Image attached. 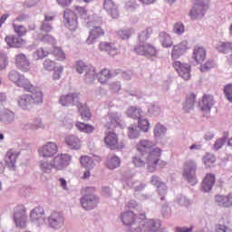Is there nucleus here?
<instances>
[{
  "label": "nucleus",
  "mask_w": 232,
  "mask_h": 232,
  "mask_svg": "<svg viewBox=\"0 0 232 232\" xmlns=\"http://www.w3.org/2000/svg\"><path fill=\"white\" fill-rule=\"evenodd\" d=\"M151 34H153V29L148 27L146 30L141 31L138 35L139 44L134 47V52L138 53V55H144V57H147L148 59L150 57H157V48L155 45L145 44L146 41L151 37Z\"/></svg>",
  "instance_id": "f257e3e1"
},
{
  "label": "nucleus",
  "mask_w": 232,
  "mask_h": 232,
  "mask_svg": "<svg viewBox=\"0 0 232 232\" xmlns=\"http://www.w3.org/2000/svg\"><path fill=\"white\" fill-rule=\"evenodd\" d=\"M35 104H43V92L36 90L32 94H23L18 98V105L22 110L30 111Z\"/></svg>",
  "instance_id": "f03ea898"
},
{
  "label": "nucleus",
  "mask_w": 232,
  "mask_h": 232,
  "mask_svg": "<svg viewBox=\"0 0 232 232\" xmlns=\"http://www.w3.org/2000/svg\"><path fill=\"white\" fill-rule=\"evenodd\" d=\"M161 150L159 148L154 149L145 157V164L148 171L153 173L157 167L166 168V161L160 160Z\"/></svg>",
  "instance_id": "7ed1b4c3"
},
{
  "label": "nucleus",
  "mask_w": 232,
  "mask_h": 232,
  "mask_svg": "<svg viewBox=\"0 0 232 232\" xmlns=\"http://www.w3.org/2000/svg\"><path fill=\"white\" fill-rule=\"evenodd\" d=\"M9 81L14 82L18 88H23L24 92H28L30 93H34V92L39 90L32 84V82L28 80V78L24 77V75L20 74L16 71H12L8 75Z\"/></svg>",
  "instance_id": "20e7f679"
},
{
  "label": "nucleus",
  "mask_w": 232,
  "mask_h": 232,
  "mask_svg": "<svg viewBox=\"0 0 232 232\" xmlns=\"http://www.w3.org/2000/svg\"><path fill=\"white\" fill-rule=\"evenodd\" d=\"M86 194L81 198L82 208L86 209V211H90L92 209H95L97 208V204L99 203V198L95 196V188H87Z\"/></svg>",
  "instance_id": "39448f33"
},
{
  "label": "nucleus",
  "mask_w": 232,
  "mask_h": 232,
  "mask_svg": "<svg viewBox=\"0 0 232 232\" xmlns=\"http://www.w3.org/2000/svg\"><path fill=\"white\" fill-rule=\"evenodd\" d=\"M104 143L110 150H117L118 151L126 148V143L122 140L119 141V135L113 131L105 133Z\"/></svg>",
  "instance_id": "423d86ee"
},
{
  "label": "nucleus",
  "mask_w": 232,
  "mask_h": 232,
  "mask_svg": "<svg viewBox=\"0 0 232 232\" xmlns=\"http://www.w3.org/2000/svg\"><path fill=\"white\" fill-rule=\"evenodd\" d=\"M183 176L192 186L197 184V162L195 160H189L184 163Z\"/></svg>",
  "instance_id": "0eeeda50"
},
{
  "label": "nucleus",
  "mask_w": 232,
  "mask_h": 232,
  "mask_svg": "<svg viewBox=\"0 0 232 232\" xmlns=\"http://www.w3.org/2000/svg\"><path fill=\"white\" fill-rule=\"evenodd\" d=\"M28 216H26V207L17 205L14 209V221L17 227H25Z\"/></svg>",
  "instance_id": "6e6552de"
},
{
  "label": "nucleus",
  "mask_w": 232,
  "mask_h": 232,
  "mask_svg": "<svg viewBox=\"0 0 232 232\" xmlns=\"http://www.w3.org/2000/svg\"><path fill=\"white\" fill-rule=\"evenodd\" d=\"M63 19L65 26L71 32H75L79 28V22L77 21V14L70 8H66L63 11Z\"/></svg>",
  "instance_id": "1a4fd4ad"
},
{
  "label": "nucleus",
  "mask_w": 232,
  "mask_h": 232,
  "mask_svg": "<svg viewBox=\"0 0 232 232\" xmlns=\"http://www.w3.org/2000/svg\"><path fill=\"white\" fill-rule=\"evenodd\" d=\"M57 151H59L57 143L52 141L44 144L38 149L40 157H44V159H50L54 155H57Z\"/></svg>",
  "instance_id": "9d476101"
},
{
  "label": "nucleus",
  "mask_w": 232,
  "mask_h": 232,
  "mask_svg": "<svg viewBox=\"0 0 232 232\" xmlns=\"http://www.w3.org/2000/svg\"><path fill=\"white\" fill-rule=\"evenodd\" d=\"M101 24H102V20L101 19L97 21V24H94L86 40L87 44H93V43H95L97 39H100V37H103L105 32L104 29H102V27L101 26Z\"/></svg>",
  "instance_id": "9b49d317"
},
{
  "label": "nucleus",
  "mask_w": 232,
  "mask_h": 232,
  "mask_svg": "<svg viewBox=\"0 0 232 232\" xmlns=\"http://www.w3.org/2000/svg\"><path fill=\"white\" fill-rule=\"evenodd\" d=\"M172 66L181 79H184V81H189V79H191V67L189 64L176 61L173 63Z\"/></svg>",
  "instance_id": "f8f14e48"
},
{
  "label": "nucleus",
  "mask_w": 232,
  "mask_h": 232,
  "mask_svg": "<svg viewBox=\"0 0 232 232\" xmlns=\"http://www.w3.org/2000/svg\"><path fill=\"white\" fill-rule=\"evenodd\" d=\"M136 150L141 157H144L149 155V153H151L153 150H157V148H155V143H153V141L141 140L136 144Z\"/></svg>",
  "instance_id": "ddd939ff"
},
{
  "label": "nucleus",
  "mask_w": 232,
  "mask_h": 232,
  "mask_svg": "<svg viewBox=\"0 0 232 232\" xmlns=\"http://www.w3.org/2000/svg\"><path fill=\"white\" fill-rule=\"evenodd\" d=\"M70 164H72V156L69 154H60L53 160V168L58 170L64 169Z\"/></svg>",
  "instance_id": "4468645a"
},
{
  "label": "nucleus",
  "mask_w": 232,
  "mask_h": 232,
  "mask_svg": "<svg viewBox=\"0 0 232 232\" xmlns=\"http://www.w3.org/2000/svg\"><path fill=\"white\" fill-rule=\"evenodd\" d=\"M48 224L53 229H61L64 226V216L61 212L54 211L48 218Z\"/></svg>",
  "instance_id": "2eb2a0df"
},
{
  "label": "nucleus",
  "mask_w": 232,
  "mask_h": 232,
  "mask_svg": "<svg viewBox=\"0 0 232 232\" xmlns=\"http://www.w3.org/2000/svg\"><path fill=\"white\" fill-rule=\"evenodd\" d=\"M30 220L36 224V226H41L44 222V208L42 207H36L30 212Z\"/></svg>",
  "instance_id": "dca6fc26"
},
{
  "label": "nucleus",
  "mask_w": 232,
  "mask_h": 232,
  "mask_svg": "<svg viewBox=\"0 0 232 232\" xmlns=\"http://www.w3.org/2000/svg\"><path fill=\"white\" fill-rule=\"evenodd\" d=\"M140 220H141L139 221L141 224V227H139L140 231H142L144 226H147L149 231H157L160 227V220L150 219L147 222L144 221L146 220V214H140Z\"/></svg>",
  "instance_id": "f3484780"
},
{
  "label": "nucleus",
  "mask_w": 232,
  "mask_h": 232,
  "mask_svg": "<svg viewBox=\"0 0 232 232\" xmlns=\"http://www.w3.org/2000/svg\"><path fill=\"white\" fill-rule=\"evenodd\" d=\"M217 182V178L213 173H207L201 183V190L205 193H209L213 189Z\"/></svg>",
  "instance_id": "a211bd4d"
},
{
  "label": "nucleus",
  "mask_w": 232,
  "mask_h": 232,
  "mask_svg": "<svg viewBox=\"0 0 232 232\" xmlns=\"http://www.w3.org/2000/svg\"><path fill=\"white\" fill-rule=\"evenodd\" d=\"M99 48L101 52H105L111 57H115V55H119L120 51L115 43L110 42H102L100 43Z\"/></svg>",
  "instance_id": "6ab92c4d"
},
{
  "label": "nucleus",
  "mask_w": 232,
  "mask_h": 232,
  "mask_svg": "<svg viewBox=\"0 0 232 232\" xmlns=\"http://www.w3.org/2000/svg\"><path fill=\"white\" fill-rule=\"evenodd\" d=\"M14 64L21 72H30V61L24 53H19L15 56Z\"/></svg>",
  "instance_id": "aec40b11"
},
{
  "label": "nucleus",
  "mask_w": 232,
  "mask_h": 232,
  "mask_svg": "<svg viewBox=\"0 0 232 232\" xmlns=\"http://www.w3.org/2000/svg\"><path fill=\"white\" fill-rule=\"evenodd\" d=\"M75 70L78 73H85L87 78L90 77V75H95V67L90 64L86 65L82 61L76 63Z\"/></svg>",
  "instance_id": "412c9836"
},
{
  "label": "nucleus",
  "mask_w": 232,
  "mask_h": 232,
  "mask_svg": "<svg viewBox=\"0 0 232 232\" xmlns=\"http://www.w3.org/2000/svg\"><path fill=\"white\" fill-rule=\"evenodd\" d=\"M50 32H52V25L48 22L44 21L40 27V33L38 34L40 41H52L53 37L50 35Z\"/></svg>",
  "instance_id": "4be33fe9"
},
{
  "label": "nucleus",
  "mask_w": 232,
  "mask_h": 232,
  "mask_svg": "<svg viewBox=\"0 0 232 232\" xmlns=\"http://www.w3.org/2000/svg\"><path fill=\"white\" fill-rule=\"evenodd\" d=\"M103 8L112 19H117L119 17V8L113 0H104Z\"/></svg>",
  "instance_id": "5701e85b"
},
{
  "label": "nucleus",
  "mask_w": 232,
  "mask_h": 232,
  "mask_svg": "<svg viewBox=\"0 0 232 232\" xmlns=\"http://www.w3.org/2000/svg\"><path fill=\"white\" fill-rule=\"evenodd\" d=\"M119 124H121V118L119 117V114L111 113L105 117L104 125L107 130H115Z\"/></svg>",
  "instance_id": "b1692460"
},
{
  "label": "nucleus",
  "mask_w": 232,
  "mask_h": 232,
  "mask_svg": "<svg viewBox=\"0 0 232 232\" xmlns=\"http://www.w3.org/2000/svg\"><path fill=\"white\" fill-rule=\"evenodd\" d=\"M196 1L193 8L190 10L189 15L191 19H198V17L204 16V4L202 0H194Z\"/></svg>",
  "instance_id": "393cba45"
},
{
  "label": "nucleus",
  "mask_w": 232,
  "mask_h": 232,
  "mask_svg": "<svg viewBox=\"0 0 232 232\" xmlns=\"http://www.w3.org/2000/svg\"><path fill=\"white\" fill-rule=\"evenodd\" d=\"M214 104L215 100L213 97L209 94H205L199 102V108L201 111H211Z\"/></svg>",
  "instance_id": "a878e982"
},
{
  "label": "nucleus",
  "mask_w": 232,
  "mask_h": 232,
  "mask_svg": "<svg viewBox=\"0 0 232 232\" xmlns=\"http://www.w3.org/2000/svg\"><path fill=\"white\" fill-rule=\"evenodd\" d=\"M5 43L11 48H21L23 44H26V40L21 36L8 35L5 37Z\"/></svg>",
  "instance_id": "bb28decb"
},
{
  "label": "nucleus",
  "mask_w": 232,
  "mask_h": 232,
  "mask_svg": "<svg viewBox=\"0 0 232 232\" xmlns=\"http://www.w3.org/2000/svg\"><path fill=\"white\" fill-rule=\"evenodd\" d=\"M59 101L62 106H70V104H74V106H77L79 103V95L75 93L64 94L60 97Z\"/></svg>",
  "instance_id": "cd10ccee"
},
{
  "label": "nucleus",
  "mask_w": 232,
  "mask_h": 232,
  "mask_svg": "<svg viewBox=\"0 0 232 232\" xmlns=\"http://www.w3.org/2000/svg\"><path fill=\"white\" fill-rule=\"evenodd\" d=\"M121 220L125 226H133L135 222H138V224H140L141 222L140 218L137 219V215L132 211L123 213L121 215Z\"/></svg>",
  "instance_id": "c85d7f7f"
},
{
  "label": "nucleus",
  "mask_w": 232,
  "mask_h": 232,
  "mask_svg": "<svg viewBox=\"0 0 232 232\" xmlns=\"http://www.w3.org/2000/svg\"><path fill=\"white\" fill-rule=\"evenodd\" d=\"M195 102H197V93L195 92H188L186 95L185 102L183 103V110L188 113L190 110L195 108Z\"/></svg>",
  "instance_id": "c756f323"
},
{
  "label": "nucleus",
  "mask_w": 232,
  "mask_h": 232,
  "mask_svg": "<svg viewBox=\"0 0 232 232\" xmlns=\"http://www.w3.org/2000/svg\"><path fill=\"white\" fill-rule=\"evenodd\" d=\"M65 143L71 150H81L82 147V140L75 135H70L65 138Z\"/></svg>",
  "instance_id": "7c9ffc66"
},
{
  "label": "nucleus",
  "mask_w": 232,
  "mask_h": 232,
  "mask_svg": "<svg viewBox=\"0 0 232 232\" xmlns=\"http://www.w3.org/2000/svg\"><path fill=\"white\" fill-rule=\"evenodd\" d=\"M215 200L221 208H232V193L227 196L218 195L215 197Z\"/></svg>",
  "instance_id": "2f4dec72"
},
{
  "label": "nucleus",
  "mask_w": 232,
  "mask_h": 232,
  "mask_svg": "<svg viewBox=\"0 0 232 232\" xmlns=\"http://www.w3.org/2000/svg\"><path fill=\"white\" fill-rule=\"evenodd\" d=\"M186 50H188V44L187 43H181L178 45H174L172 49L171 57L174 60L179 59V57H182L184 53H186Z\"/></svg>",
  "instance_id": "473e14b6"
},
{
  "label": "nucleus",
  "mask_w": 232,
  "mask_h": 232,
  "mask_svg": "<svg viewBox=\"0 0 232 232\" xmlns=\"http://www.w3.org/2000/svg\"><path fill=\"white\" fill-rule=\"evenodd\" d=\"M18 157H19V153L14 150L7 151L5 160L8 168H10L11 169H15V162H17Z\"/></svg>",
  "instance_id": "72a5a7b5"
},
{
  "label": "nucleus",
  "mask_w": 232,
  "mask_h": 232,
  "mask_svg": "<svg viewBox=\"0 0 232 232\" xmlns=\"http://www.w3.org/2000/svg\"><path fill=\"white\" fill-rule=\"evenodd\" d=\"M96 77L101 84H106L113 77V73L110 69L103 68L97 73Z\"/></svg>",
  "instance_id": "f704fd0d"
},
{
  "label": "nucleus",
  "mask_w": 232,
  "mask_h": 232,
  "mask_svg": "<svg viewBox=\"0 0 232 232\" xmlns=\"http://www.w3.org/2000/svg\"><path fill=\"white\" fill-rule=\"evenodd\" d=\"M193 57L198 64H202L206 61V49L201 46H196L194 48Z\"/></svg>",
  "instance_id": "c9c22d12"
},
{
  "label": "nucleus",
  "mask_w": 232,
  "mask_h": 232,
  "mask_svg": "<svg viewBox=\"0 0 232 232\" xmlns=\"http://www.w3.org/2000/svg\"><path fill=\"white\" fill-rule=\"evenodd\" d=\"M76 106L82 121H90V119H92V111H90V108L88 107V105L82 104L81 103V102H78Z\"/></svg>",
  "instance_id": "e433bc0d"
},
{
  "label": "nucleus",
  "mask_w": 232,
  "mask_h": 232,
  "mask_svg": "<svg viewBox=\"0 0 232 232\" xmlns=\"http://www.w3.org/2000/svg\"><path fill=\"white\" fill-rule=\"evenodd\" d=\"M127 117H130V119L138 120L144 115V111H142V109L139 107H130L126 111Z\"/></svg>",
  "instance_id": "4c0bfd02"
},
{
  "label": "nucleus",
  "mask_w": 232,
  "mask_h": 232,
  "mask_svg": "<svg viewBox=\"0 0 232 232\" xmlns=\"http://www.w3.org/2000/svg\"><path fill=\"white\" fill-rule=\"evenodd\" d=\"M51 55L54 57L55 61H60L63 63V61H66V53L63 50V48L59 46H53L51 51Z\"/></svg>",
  "instance_id": "58836bf2"
},
{
  "label": "nucleus",
  "mask_w": 232,
  "mask_h": 232,
  "mask_svg": "<svg viewBox=\"0 0 232 232\" xmlns=\"http://www.w3.org/2000/svg\"><path fill=\"white\" fill-rule=\"evenodd\" d=\"M80 164L82 168L85 169H93L95 168V162L90 156L84 155L80 158Z\"/></svg>",
  "instance_id": "ea45409f"
},
{
  "label": "nucleus",
  "mask_w": 232,
  "mask_h": 232,
  "mask_svg": "<svg viewBox=\"0 0 232 232\" xmlns=\"http://www.w3.org/2000/svg\"><path fill=\"white\" fill-rule=\"evenodd\" d=\"M75 126L80 131H82V133H93L95 131V127L88 123L77 121Z\"/></svg>",
  "instance_id": "a19ab883"
},
{
  "label": "nucleus",
  "mask_w": 232,
  "mask_h": 232,
  "mask_svg": "<svg viewBox=\"0 0 232 232\" xmlns=\"http://www.w3.org/2000/svg\"><path fill=\"white\" fill-rule=\"evenodd\" d=\"M48 55H50V51L44 49V47H39L33 53L34 61H39V59H44V57H48Z\"/></svg>",
  "instance_id": "79ce46f5"
},
{
  "label": "nucleus",
  "mask_w": 232,
  "mask_h": 232,
  "mask_svg": "<svg viewBox=\"0 0 232 232\" xmlns=\"http://www.w3.org/2000/svg\"><path fill=\"white\" fill-rule=\"evenodd\" d=\"M14 118L15 114L10 110H4L0 114V121L2 122H12Z\"/></svg>",
  "instance_id": "37998d69"
},
{
  "label": "nucleus",
  "mask_w": 232,
  "mask_h": 232,
  "mask_svg": "<svg viewBox=\"0 0 232 232\" xmlns=\"http://www.w3.org/2000/svg\"><path fill=\"white\" fill-rule=\"evenodd\" d=\"M160 41L164 48H171V46H173L171 36L166 33H161L160 34Z\"/></svg>",
  "instance_id": "c03bdc74"
},
{
  "label": "nucleus",
  "mask_w": 232,
  "mask_h": 232,
  "mask_svg": "<svg viewBox=\"0 0 232 232\" xmlns=\"http://www.w3.org/2000/svg\"><path fill=\"white\" fill-rule=\"evenodd\" d=\"M105 166L109 169H115L119 168V166H121V159H119V157H117V156H113V157L110 158L109 160H107Z\"/></svg>",
  "instance_id": "a18cd8bd"
},
{
  "label": "nucleus",
  "mask_w": 232,
  "mask_h": 232,
  "mask_svg": "<svg viewBox=\"0 0 232 232\" xmlns=\"http://www.w3.org/2000/svg\"><path fill=\"white\" fill-rule=\"evenodd\" d=\"M203 162L205 164V168H213L217 162V158H215V155L211 153H207L203 157Z\"/></svg>",
  "instance_id": "49530a36"
},
{
  "label": "nucleus",
  "mask_w": 232,
  "mask_h": 232,
  "mask_svg": "<svg viewBox=\"0 0 232 232\" xmlns=\"http://www.w3.org/2000/svg\"><path fill=\"white\" fill-rule=\"evenodd\" d=\"M39 128H43V121L41 119H35L32 124H24L23 130L28 131V130H39Z\"/></svg>",
  "instance_id": "de8ad7c7"
},
{
  "label": "nucleus",
  "mask_w": 232,
  "mask_h": 232,
  "mask_svg": "<svg viewBox=\"0 0 232 232\" xmlns=\"http://www.w3.org/2000/svg\"><path fill=\"white\" fill-rule=\"evenodd\" d=\"M43 65H44V69L46 72H52L53 70H55V68H57V66H59L60 64L55 63V61L50 58H47L44 61Z\"/></svg>",
  "instance_id": "09e8293b"
},
{
  "label": "nucleus",
  "mask_w": 232,
  "mask_h": 232,
  "mask_svg": "<svg viewBox=\"0 0 232 232\" xmlns=\"http://www.w3.org/2000/svg\"><path fill=\"white\" fill-rule=\"evenodd\" d=\"M138 128L140 130V131L148 133L150 131V121L148 119L140 118L138 120Z\"/></svg>",
  "instance_id": "8fccbe9b"
},
{
  "label": "nucleus",
  "mask_w": 232,
  "mask_h": 232,
  "mask_svg": "<svg viewBox=\"0 0 232 232\" xmlns=\"http://www.w3.org/2000/svg\"><path fill=\"white\" fill-rule=\"evenodd\" d=\"M73 9L75 14L79 15V17H82V19H86L88 17V10H86V7L74 5Z\"/></svg>",
  "instance_id": "3c124183"
},
{
  "label": "nucleus",
  "mask_w": 232,
  "mask_h": 232,
  "mask_svg": "<svg viewBox=\"0 0 232 232\" xmlns=\"http://www.w3.org/2000/svg\"><path fill=\"white\" fill-rule=\"evenodd\" d=\"M150 182L151 184H153V186H156V188H163L164 194H166V185L164 184V182L160 181V178H159V176H152Z\"/></svg>",
  "instance_id": "603ef678"
},
{
  "label": "nucleus",
  "mask_w": 232,
  "mask_h": 232,
  "mask_svg": "<svg viewBox=\"0 0 232 232\" xmlns=\"http://www.w3.org/2000/svg\"><path fill=\"white\" fill-rule=\"evenodd\" d=\"M52 72L53 81H59V79H61L63 72H64V67L60 64L59 66L55 67Z\"/></svg>",
  "instance_id": "864d4df0"
},
{
  "label": "nucleus",
  "mask_w": 232,
  "mask_h": 232,
  "mask_svg": "<svg viewBox=\"0 0 232 232\" xmlns=\"http://www.w3.org/2000/svg\"><path fill=\"white\" fill-rule=\"evenodd\" d=\"M134 34L133 29L121 30L118 32V37L123 41L131 37V34Z\"/></svg>",
  "instance_id": "5fc2aeb1"
},
{
  "label": "nucleus",
  "mask_w": 232,
  "mask_h": 232,
  "mask_svg": "<svg viewBox=\"0 0 232 232\" xmlns=\"http://www.w3.org/2000/svg\"><path fill=\"white\" fill-rule=\"evenodd\" d=\"M166 131H168V130L166 129V127H164V125L160 123L156 124L154 128L155 137H160V135H164Z\"/></svg>",
  "instance_id": "6e6d98bb"
},
{
  "label": "nucleus",
  "mask_w": 232,
  "mask_h": 232,
  "mask_svg": "<svg viewBox=\"0 0 232 232\" xmlns=\"http://www.w3.org/2000/svg\"><path fill=\"white\" fill-rule=\"evenodd\" d=\"M13 28L19 37H24L26 35L27 30L24 25L14 24Z\"/></svg>",
  "instance_id": "4d7b16f0"
},
{
  "label": "nucleus",
  "mask_w": 232,
  "mask_h": 232,
  "mask_svg": "<svg viewBox=\"0 0 232 232\" xmlns=\"http://www.w3.org/2000/svg\"><path fill=\"white\" fill-rule=\"evenodd\" d=\"M224 94L226 99L229 101V102H232V84L228 83L224 87Z\"/></svg>",
  "instance_id": "13d9d810"
},
{
  "label": "nucleus",
  "mask_w": 232,
  "mask_h": 232,
  "mask_svg": "<svg viewBox=\"0 0 232 232\" xmlns=\"http://www.w3.org/2000/svg\"><path fill=\"white\" fill-rule=\"evenodd\" d=\"M218 51L222 53H229L231 52V44L230 43H223L218 46Z\"/></svg>",
  "instance_id": "bf43d9fd"
},
{
  "label": "nucleus",
  "mask_w": 232,
  "mask_h": 232,
  "mask_svg": "<svg viewBox=\"0 0 232 232\" xmlns=\"http://www.w3.org/2000/svg\"><path fill=\"white\" fill-rule=\"evenodd\" d=\"M215 63L212 60H208L204 64H201L200 70L201 72H208V70H211V68H214Z\"/></svg>",
  "instance_id": "052dcab7"
},
{
  "label": "nucleus",
  "mask_w": 232,
  "mask_h": 232,
  "mask_svg": "<svg viewBox=\"0 0 232 232\" xmlns=\"http://www.w3.org/2000/svg\"><path fill=\"white\" fill-rule=\"evenodd\" d=\"M8 66V57L6 54L0 53V70H5Z\"/></svg>",
  "instance_id": "680f3d73"
},
{
  "label": "nucleus",
  "mask_w": 232,
  "mask_h": 232,
  "mask_svg": "<svg viewBox=\"0 0 232 232\" xmlns=\"http://www.w3.org/2000/svg\"><path fill=\"white\" fill-rule=\"evenodd\" d=\"M128 130H129L128 136L130 139H137L139 137L140 133L137 130V127L130 126L128 128Z\"/></svg>",
  "instance_id": "e2e57ef3"
},
{
  "label": "nucleus",
  "mask_w": 232,
  "mask_h": 232,
  "mask_svg": "<svg viewBox=\"0 0 232 232\" xmlns=\"http://www.w3.org/2000/svg\"><path fill=\"white\" fill-rule=\"evenodd\" d=\"M132 162L136 168H144L146 166V160H144L138 157H134Z\"/></svg>",
  "instance_id": "0e129e2a"
},
{
  "label": "nucleus",
  "mask_w": 232,
  "mask_h": 232,
  "mask_svg": "<svg viewBox=\"0 0 232 232\" xmlns=\"http://www.w3.org/2000/svg\"><path fill=\"white\" fill-rule=\"evenodd\" d=\"M174 32L175 34H178V35H182V33L184 32V24L178 22L174 24Z\"/></svg>",
  "instance_id": "69168bd1"
},
{
  "label": "nucleus",
  "mask_w": 232,
  "mask_h": 232,
  "mask_svg": "<svg viewBox=\"0 0 232 232\" xmlns=\"http://www.w3.org/2000/svg\"><path fill=\"white\" fill-rule=\"evenodd\" d=\"M225 143H226L225 138H220V139L217 140L214 144V150L216 151H218V150H220V148H222V146H224Z\"/></svg>",
  "instance_id": "338daca9"
},
{
  "label": "nucleus",
  "mask_w": 232,
  "mask_h": 232,
  "mask_svg": "<svg viewBox=\"0 0 232 232\" xmlns=\"http://www.w3.org/2000/svg\"><path fill=\"white\" fill-rule=\"evenodd\" d=\"M216 232H231V228L225 225L218 224L216 226Z\"/></svg>",
  "instance_id": "774afa93"
}]
</instances>
